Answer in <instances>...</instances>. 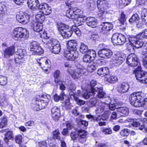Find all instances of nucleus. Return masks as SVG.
<instances>
[{
  "instance_id": "42",
  "label": "nucleus",
  "mask_w": 147,
  "mask_h": 147,
  "mask_svg": "<svg viewBox=\"0 0 147 147\" xmlns=\"http://www.w3.org/2000/svg\"><path fill=\"white\" fill-rule=\"evenodd\" d=\"M80 51L82 53H87L90 50H88L87 46L84 44H82L80 47Z\"/></svg>"
},
{
  "instance_id": "14",
  "label": "nucleus",
  "mask_w": 147,
  "mask_h": 147,
  "mask_svg": "<svg viewBox=\"0 0 147 147\" xmlns=\"http://www.w3.org/2000/svg\"><path fill=\"white\" fill-rule=\"evenodd\" d=\"M96 56V52L94 51L90 50L84 56L83 61L84 62L90 63L94 59Z\"/></svg>"
},
{
  "instance_id": "6",
  "label": "nucleus",
  "mask_w": 147,
  "mask_h": 147,
  "mask_svg": "<svg viewBox=\"0 0 147 147\" xmlns=\"http://www.w3.org/2000/svg\"><path fill=\"white\" fill-rule=\"evenodd\" d=\"M27 3L29 7L33 10L40 9L42 11L43 14L46 15L45 4L40 5L38 0H28Z\"/></svg>"
},
{
  "instance_id": "34",
  "label": "nucleus",
  "mask_w": 147,
  "mask_h": 147,
  "mask_svg": "<svg viewBox=\"0 0 147 147\" xmlns=\"http://www.w3.org/2000/svg\"><path fill=\"white\" fill-rule=\"evenodd\" d=\"M140 20L138 15L137 13H135L129 19V22L130 24H132L134 23L138 22Z\"/></svg>"
},
{
  "instance_id": "61",
  "label": "nucleus",
  "mask_w": 147,
  "mask_h": 147,
  "mask_svg": "<svg viewBox=\"0 0 147 147\" xmlns=\"http://www.w3.org/2000/svg\"><path fill=\"white\" fill-rule=\"evenodd\" d=\"M40 34V37L41 38H42V41L44 43H45L46 40V32L45 30L43 32H41Z\"/></svg>"
},
{
  "instance_id": "18",
  "label": "nucleus",
  "mask_w": 147,
  "mask_h": 147,
  "mask_svg": "<svg viewBox=\"0 0 147 147\" xmlns=\"http://www.w3.org/2000/svg\"><path fill=\"white\" fill-rule=\"evenodd\" d=\"M83 69L78 68L73 70L71 69H68L67 72L74 79H78L81 76Z\"/></svg>"
},
{
  "instance_id": "17",
  "label": "nucleus",
  "mask_w": 147,
  "mask_h": 147,
  "mask_svg": "<svg viewBox=\"0 0 147 147\" xmlns=\"http://www.w3.org/2000/svg\"><path fill=\"white\" fill-rule=\"evenodd\" d=\"M113 25L110 23L104 22L101 24L99 26L100 32L103 34H106L113 28Z\"/></svg>"
},
{
  "instance_id": "40",
  "label": "nucleus",
  "mask_w": 147,
  "mask_h": 147,
  "mask_svg": "<svg viewBox=\"0 0 147 147\" xmlns=\"http://www.w3.org/2000/svg\"><path fill=\"white\" fill-rule=\"evenodd\" d=\"M60 73V71L58 70L56 71L54 73V76L55 78V81L56 83H57L61 80V75Z\"/></svg>"
},
{
  "instance_id": "41",
  "label": "nucleus",
  "mask_w": 147,
  "mask_h": 147,
  "mask_svg": "<svg viewBox=\"0 0 147 147\" xmlns=\"http://www.w3.org/2000/svg\"><path fill=\"white\" fill-rule=\"evenodd\" d=\"M16 54L19 55L20 58H23V57L26 55V52L24 49H18L17 51Z\"/></svg>"
},
{
  "instance_id": "52",
  "label": "nucleus",
  "mask_w": 147,
  "mask_h": 147,
  "mask_svg": "<svg viewBox=\"0 0 147 147\" xmlns=\"http://www.w3.org/2000/svg\"><path fill=\"white\" fill-rule=\"evenodd\" d=\"M129 130L127 129H124L120 132V135L122 136H127L129 134Z\"/></svg>"
},
{
  "instance_id": "8",
  "label": "nucleus",
  "mask_w": 147,
  "mask_h": 147,
  "mask_svg": "<svg viewBox=\"0 0 147 147\" xmlns=\"http://www.w3.org/2000/svg\"><path fill=\"white\" fill-rule=\"evenodd\" d=\"M142 96L138 93H134L129 97V100L131 105L136 107H141Z\"/></svg>"
},
{
  "instance_id": "26",
  "label": "nucleus",
  "mask_w": 147,
  "mask_h": 147,
  "mask_svg": "<svg viewBox=\"0 0 147 147\" xmlns=\"http://www.w3.org/2000/svg\"><path fill=\"white\" fill-rule=\"evenodd\" d=\"M118 112L120 113L122 116L126 117L128 116L129 113L128 109L126 107H121L117 108Z\"/></svg>"
},
{
  "instance_id": "7",
  "label": "nucleus",
  "mask_w": 147,
  "mask_h": 147,
  "mask_svg": "<svg viewBox=\"0 0 147 147\" xmlns=\"http://www.w3.org/2000/svg\"><path fill=\"white\" fill-rule=\"evenodd\" d=\"M97 5L98 8L99 9L98 16L100 17L103 16L106 13L107 10L110 7L107 1L106 0H98Z\"/></svg>"
},
{
  "instance_id": "28",
  "label": "nucleus",
  "mask_w": 147,
  "mask_h": 147,
  "mask_svg": "<svg viewBox=\"0 0 147 147\" xmlns=\"http://www.w3.org/2000/svg\"><path fill=\"white\" fill-rule=\"evenodd\" d=\"M131 1V0H118L117 4L119 7L122 8L129 4Z\"/></svg>"
},
{
  "instance_id": "44",
  "label": "nucleus",
  "mask_w": 147,
  "mask_h": 147,
  "mask_svg": "<svg viewBox=\"0 0 147 147\" xmlns=\"http://www.w3.org/2000/svg\"><path fill=\"white\" fill-rule=\"evenodd\" d=\"M7 117L5 116L3 117L1 121L0 122V128H3L7 125Z\"/></svg>"
},
{
  "instance_id": "29",
  "label": "nucleus",
  "mask_w": 147,
  "mask_h": 147,
  "mask_svg": "<svg viewBox=\"0 0 147 147\" xmlns=\"http://www.w3.org/2000/svg\"><path fill=\"white\" fill-rule=\"evenodd\" d=\"M109 72V69L107 67H104L99 68L97 71V73L99 75L102 76L108 74Z\"/></svg>"
},
{
  "instance_id": "22",
  "label": "nucleus",
  "mask_w": 147,
  "mask_h": 147,
  "mask_svg": "<svg viewBox=\"0 0 147 147\" xmlns=\"http://www.w3.org/2000/svg\"><path fill=\"white\" fill-rule=\"evenodd\" d=\"M15 51V47L13 46L6 48L4 51V57L5 58H9L12 56Z\"/></svg>"
},
{
  "instance_id": "12",
  "label": "nucleus",
  "mask_w": 147,
  "mask_h": 147,
  "mask_svg": "<svg viewBox=\"0 0 147 147\" xmlns=\"http://www.w3.org/2000/svg\"><path fill=\"white\" fill-rule=\"evenodd\" d=\"M124 59L123 55L119 52H117L113 57L112 64L115 66H119L123 63Z\"/></svg>"
},
{
  "instance_id": "2",
  "label": "nucleus",
  "mask_w": 147,
  "mask_h": 147,
  "mask_svg": "<svg viewBox=\"0 0 147 147\" xmlns=\"http://www.w3.org/2000/svg\"><path fill=\"white\" fill-rule=\"evenodd\" d=\"M47 48L53 53L58 54L60 52L61 47L58 41L51 38H47Z\"/></svg>"
},
{
  "instance_id": "49",
  "label": "nucleus",
  "mask_w": 147,
  "mask_h": 147,
  "mask_svg": "<svg viewBox=\"0 0 147 147\" xmlns=\"http://www.w3.org/2000/svg\"><path fill=\"white\" fill-rule=\"evenodd\" d=\"M141 18L143 21L144 22L146 25H147V12L144 10L142 11L141 13Z\"/></svg>"
},
{
  "instance_id": "36",
  "label": "nucleus",
  "mask_w": 147,
  "mask_h": 147,
  "mask_svg": "<svg viewBox=\"0 0 147 147\" xmlns=\"http://www.w3.org/2000/svg\"><path fill=\"white\" fill-rule=\"evenodd\" d=\"M118 80L117 77L115 76H111L109 77H106L105 80L111 83H114Z\"/></svg>"
},
{
  "instance_id": "21",
  "label": "nucleus",
  "mask_w": 147,
  "mask_h": 147,
  "mask_svg": "<svg viewBox=\"0 0 147 147\" xmlns=\"http://www.w3.org/2000/svg\"><path fill=\"white\" fill-rule=\"evenodd\" d=\"M129 85L127 82H123L119 84L117 88L118 92L120 93L126 92L129 88Z\"/></svg>"
},
{
  "instance_id": "19",
  "label": "nucleus",
  "mask_w": 147,
  "mask_h": 147,
  "mask_svg": "<svg viewBox=\"0 0 147 147\" xmlns=\"http://www.w3.org/2000/svg\"><path fill=\"white\" fill-rule=\"evenodd\" d=\"M45 100L40 99L36 98L35 102L34 109L35 110L38 111L40 110L45 109L46 107Z\"/></svg>"
},
{
  "instance_id": "31",
  "label": "nucleus",
  "mask_w": 147,
  "mask_h": 147,
  "mask_svg": "<svg viewBox=\"0 0 147 147\" xmlns=\"http://www.w3.org/2000/svg\"><path fill=\"white\" fill-rule=\"evenodd\" d=\"M32 27L34 31L40 32L42 31V25L38 22H35L32 26Z\"/></svg>"
},
{
  "instance_id": "27",
  "label": "nucleus",
  "mask_w": 147,
  "mask_h": 147,
  "mask_svg": "<svg viewBox=\"0 0 147 147\" xmlns=\"http://www.w3.org/2000/svg\"><path fill=\"white\" fill-rule=\"evenodd\" d=\"M77 43L75 40H71L68 42L67 47L69 50L75 51H77Z\"/></svg>"
},
{
  "instance_id": "5",
  "label": "nucleus",
  "mask_w": 147,
  "mask_h": 147,
  "mask_svg": "<svg viewBox=\"0 0 147 147\" xmlns=\"http://www.w3.org/2000/svg\"><path fill=\"white\" fill-rule=\"evenodd\" d=\"M57 27L59 31L63 38H67L71 36L72 30L68 26L61 23L57 24Z\"/></svg>"
},
{
  "instance_id": "58",
  "label": "nucleus",
  "mask_w": 147,
  "mask_h": 147,
  "mask_svg": "<svg viewBox=\"0 0 147 147\" xmlns=\"http://www.w3.org/2000/svg\"><path fill=\"white\" fill-rule=\"evenodd\" d=\"M64 106L67 109H71V106L69 100H66L65 102Z\"/></svg>"
},
{
  "instance_id": "1",
  "label": "nucleus",
  "mask_w": 147,
  "mask_h": 147,
  "mask_svg": "<svg viewBox=\"0 0 147 147\" xmlns=\"http://www.w3.org/2000/svg\"><path fill=\"white\" fill-rule=\"evenodd\" d=\"M29 37V31L25 28L18 27L13 30L12 37L15 40H27Z\"/></svg>"
},
{
  "instance_id": "15",
  "label": "nucleus",
  "mask_w": 147,
  "mask_h": 147,
  "mask_svg": "<svg viewBox=\"0 0 147 147\" xmlns=\"http://www.w3.org/2000/svg\"><path fill=\"white\" fill-rule=\"evenodd\" d=\"M17 20L19 23L23 24L28 23L30 17L29 15L27 13L20 12L16 15Z\"/></svg>"
},
{
  "instance_id": "37",
  "label": "nucleus",
  "mask_w": 147,
  "mask_h": 147,
  "mask_svg": "<svg viewBox=\"0 0 147 147\" xmlns=\"http://www.w3.org/2000/svg\"><path fill=\"white\" fill-rule=\"evenodd\" d=\"M65 96V94L63 92H62L59 96L57 94H56L54 96V100L57 102L59 101V100L63 101L64 99V96Z\"/></svg>"
},
{
  "instance_id": "43",
  "label": "nucleus",
  "mask_w": 147,
  "mask_h": 147,
  "mask_svg": "<svg viewBox=\"0 0 147 147\" xmlns=\"http://www.w3.org/2000/svg\"><path fill=\"white\" fill-rule=\"evenodd\" d=\"M60 134V132L58 129L54 130L53 132V138L55 139L60 140L61 138L59 136Z\"/></svg>"
},
{
  "instance_id": "60",
  "label": "nucleus",
  "mask_w": 147,
  "mask_h": 147,
  "mask_svg": "<svg viewBox=\"0 0 147 147\" xmlns=\"http://www.w3.org/2000/svg\"><path fill=\"white\" fill-rule=\"evenodd\" d=\"M91 98L90 100V103L92 106H95L97 103V99L95 98H93V97H91Z\"/></svg>"
},
{
  "instance_id": "35",
  "label": "nucleus",
  "mask_w": 147,
  "mask_h": 147,
  "mask_svg": "<svg viewBox=\"0 0 147 147\" xmlns=\"http://www.w3.org/2000/svg\"><path fill=\"white\" fill-rule=\"evenodd\" d=\"M35 18L36 21L37 22L39 23L40 24H42L45 20V17L43 15L38 14L35 16Z\"/></svg>"
},
{
  "instance_id": "57",
  "label": "nucleus",
  "mask_w": 147,
  "mask_h": 147,
  "mask_svg": "<svg viewBox=\"0 0 147 147\" xmlns=\"http://www.w3.org/2000/svg\"><path fill=\"white\" fill-rule=\"evenodd\" d=\"M22 136L20 135H19L16 137L15 140L16 143L20 144L22 142Z\"/></svg>"
},
{
  "instance_id": "10",
  "label": "nucleus",
  "mask_w": 147,
  "mask_h": 147,
  "mask_svg": "<svg viewBox=\"0 0 147 147\" xmlns=\"http://www.w3.org/2000/svg\"><path fill=\"white\" fill-rule=\"evenodd\" d=\"M111 40L114 44L117 45H121L126 41V38L125 35L122 34L115 33L113 34Z\"/></svg>"
},
{
  "instance_id": "56",
  "label": "nucleus",
  "mask_w": 147,
  "mask_h": 147,
  "mask_svg": "<svg viewBox=\"0 0 147 147\" xmlns=\"http://www.w3.org/2000/svg\"><path fill=\"white\" fill-rule=\"evenodd\" d=\"M73 9L74 11V13L75 15L74 16L75 18L80 17V13L81 11V10L77 8L76 7H73Z\"/></svg>"
},
{
  "instance_id": "11",
  "label": "nucleus",
  "mask_w": 147,
  "mask_h": 147,
  "mask_svg": "<svg viewBox=\"0 0 147 147\" xmlns=\"http://www.w3.org/2000/svg\"><path fill=\"white\" fill-rule=\"evenodd\" d=\"M126 63L128 65L131 67L140 65L136 55L133 53L127 56L126 59Z\"/></svg>"
},
{
  "instance_id": "13",
  "label": "nucleus",
  "mask_w": 147,
  "mask_h": 147,
  "mask_svg": "<svg viewBox=\"0 0 147 147\" xmlns=\"http://www.w3.org/2000/svg\"><path fill=\"white\" fill-rule=\"evenodd\" d=\"M30 47V51L33 52L32 53L34 55H40L44 52L39 44L36 41L33 42L31 43Z\"/></svg>"
},
{
  "instance_id": "55",
  "label": "nucleus",
  "mask_w": 147,
  "mask_h": 147,
  "mask_svg": "<svg viewBox=\"0 0 147 147\" xmlns=\"http://www.w3.org/2000/svg\"><path fill=\"white\" fill-rule=\"evenodd\" d=\"M102 132L105 135H109L112 134V130L110 128H105L102 130Z\"/></svg>"
},
{
  "instance_id": "16",
  "label": "nucleus",
  "mask_w": 147,
  "mask_h": 147,
  "mask_svg": "<svg viewBox=\"0 0 147 147\" xmlns=\"http://www.w3.org/2000/svg\"><path fill=\"white\" fill-rule=\"evenodd\" d=\"M64 55L67 59L74 61L78 58L79 54L77 51L68 50L65 51Z\"/></svg>"
},
{
  "instance_id": "33",
  "label": "nucleus",
  "mask_w": 147,
  "mask_h": 147,
  "mask_svg": "<svg viewBox=\"0 0 147 147\" xmlns=\"http://www.w3.org/2000/svg\"><path fill=\"white\" fill-rule=\"evenodd\" d=\"M74 11L73 7H71L66 12V16L68 18L71 19L75 18Z\"/></svg>"
},
{
  "instance_id": "4",
  "label": "nucleus",
  "mask_w": 147,
  "mask_h": 147,
  "mask_svg": "<svg viewBox=\"0 0 147 147\" xmlns=\"http://www.w3.org/2000/svg\"><path fill=\"white\" fill-rule=\"evenodd\" d=\"M133 73L139 82L147 84V72L142 69L141 65H138L134 70Z\"/></svg>"
},
{
  "instance_id": "59",
  "label": "nucleus",
  "mask_w": 147,
  "mask_h": 147,
  "mask_svg": "<svg viewBox=\"0 0 147 147\" xmlns=\"http://www.w3.org/2000/svg\"><path fill=\"white\" fill-rule=\"evenodd\" d=\"M75 98V100L76 101L77 104L78 105L81 106L85 104V102L84 101L80 100L77 97Z\"/></svg>"
},
{
  "instance_id": "53",
  "label": "nucleus",
  "mask_w": 147,
  "mask_h": 147,
  "mask_svg": "<svg viewBox=\"0 0 147 147\" xmlns=\"http://www.w3.org/2000/svg\"><path fill=\"white\" fill-rule=\"evenodd\" d=\"M140 38H143V39L147 38V29H145L142 31V32L138 34Z\"/></svg>"
},
{
  "instance_id": "48",
  "label": "nucleus",
  "mask_w": 147,
  "mask_h": 147,
  "mask_svg": "<svg viewBox=\"0 0 147 147\" xmlns=\"http://www.w3.org/2000/svg\"><path fill=\"white\" fill-rule=\"evenodd\" d=\"M108 100L109 101V102H105L106 107H108L109 109L111 110H113L116 109L115 106L114 104L110 103V102L111 100L110 98H107Z\"/></svg>"
},
{
  "instance_id": "9",
  "label": "nucleus",
  "mask_w": 147,
  "mask_h": 147,
  "mask_svg": "<svg viewBox=\"0 0 147 147\" xmlns=\"http://www.w3.org/2000/svg\"><path fill=\"white\" fill-rule=\"evenodd\" d=\"M139 34L136 36L131 35L129 36L128 40L131 43V45L135 47L138 49L142 47L144 45V42L142 40L143 38L138 37Z\"/></svg>"
},
{
  "instance_id": "50",
  "label": "nucleus",
  "mask_w": 147,
  "mask_h": 147,
  "mask_svg": "<svg viewBox=\"0 0 147 147\" xmlns=\"http://www.w3.org/2000/svg\"><path fill=\"white\" fill-rule=\"evenodd\" d=\"M70 136L71 139L74 141H75L77 139L79 140V136L78 132H72L71 133Z\"/></svg>"
},
{
  "instance_id": "20",
  "label": "nucleus",
  "mask_w": 147,
  "mask_h": 147,
  "mask_svg": "<svg viewBox=\"0 0 147 147\" xmlns=\"http://www.w3.org/2000/svg\"><path fill=\"white\" fill-rule=\"evenodd\" d=\"M99 57L103 58H108L113 54L111 51L107 49H103L100 50L98 52Z\"/></svg>"
},
{
  "instance_id": "30",
  "label": "nucleus",
  "mask_w": 147,
  "mask_h": 147,
  "mask_svg": "<svg viewBox=\"0 0 147 147\" xmlns=\"http://www.w3.org/2000/svg\"><path fill=\"white\" fill-rule=\"evenodd\" d=\"M4 131L6 132L5 135L4 140H9L13 137L12 132L11 131H8L7 129H3L1 132L3 133Z\"/></svg>"
},
{
  "instance_id": "46",
  "label": "nucleus",
  "mask_w": 147,
  "mask_h": 147,
  "mask_svg": "<svg viewBox=\"0 0 147 147\" xmlns=\"http://www.w3.org/2000/svg\"><path fill=\"white\" fill-rule=\"evenodd\" d=\"M78 125L80 128H83L84 127L88 125V123L87 121L80 119L78 123Z\"/></svg>"
},
{
  "instance_id": "63",
  "label": "nucleus",
  "mask_w": 147,
  "mask_h": 147,
  "mask_svg": "<svg viewBox=\"0 0 147 147\" xmlns=\"http://www.w3.org/2000/svg\"><path fill=\"white\" fill-rule=\"evenodd\" d=\"M56 83L58 84L59 85H60V88L61 90H65L66 87L64 84H63V82L61 80L59 81V82Z\"/></svg>"
},
{
  "instance_id": "62",
  "label": "nucleus",
  "mask_w": 147,
  "mask_h": 147,
  "mask_svg": "<svg viewBox=\"0 0 147 147\" xmlns=\"http://www.w3.org/2000/svg\"><path fill=\"white\" fill-rule=\"evenodd\" d=\"M51 63L50 60H47V67L48 68L47 69V74H48V71L51 69Z\"/></svg>"
},
{
  "instance_id": "23",
  "label": "nucleus",
  "mask_w": 147,
  "mask_h": 147,
  "mask_svg": "<svg viewBox=\"0 0 147 147\" xmlns=\"http://www.w3.org/2000/svg\"><path fill=\"white\" fill-rule=\"evenodd\" d=\"M86 22L88 26L92 28H95L96 26L97 20L94 17H89L87 18Z\"/></svg>"
},
{
  "instance_id": "39",
  "label": "nucleus",
  "mask_w": 147,
  "mask_h": 147,
  "mask_svg": "<svg viewBox=\"0 0 147 147\" xmlns=\"http://www.w3.org/2000/svg\"><path fill=\"white\" fill-rule=\"evenodd\" d=\"M74 19L75 20H74V23L76 26H80L83 24L85 21V20L83 18L80 17Z\"/></svg>"
},
{
  "instance_id": "38",
  "label": "nucleus",
  "mask_w": 147,
  "mask_h": 147,
  "mask_svg": "<svg viewBox=\"0 0 147 147\" xmlns=\"http://www.w3.org/2000/svg\"><path fill=\"white\" fill-rule=\"evenodd\" d=\"M7 6L4 3H0V15L3 16L7 9Z\"/></svg>"
},
{
  "instance_id": "25",
  "label": "nucleus",
  "mask_w": 147,
  "mask_h": 147,
  "mask_svg": "<svg viewBox=\"0 0 147 147\" xmlns=\"http://www.w3.org/2000/svg\"><path fill=\"white\" fill-rule=\"evenodd\" d=\"M52 117L57 119L60 117V110L56 106L53 107L51 110Z\"/></svg>"
},
{
  "instance_id": "54",
  "label": "nucleus",
  "mask_w": 147,
  "mask_h": 147,
  "mask_svg": "<svg viewBox=\"0 0 147 147\" xmlns=\"http://www.w3.org/2000/svg\"><path fill=\"white\" fill-rule=\"evenodd\" d=\"M72 33H74L78 36L81 35V33L79 29L75 26L73 27L72 28Z\"/></svg>"
},
{
  "instance_id": "32",
  "label": "nucleus",
  "mask_w": 147,
  "mask_h": 147,
  "mask_svg": "<svg viewBox=\"0 0 147 147\" xmlns=\"http://www.w3.org/2000/svg\"><path fill=\"white\" fill-rule=\"evenodd\" d=\"M106 105L105 102L101 103L96 108V113H100L104 111L105 110Z\"/></svg>"
},
{
  "instance_id": "3",
  "label": "nucleus",
  "mask_w": 147,
  "mask_h": 147,
  "mask_svg": "<svg viewBox=\"0 0 147 147\" xmlns=\"http://www.w3.org/2000/svg\"><path fill=\"white\" fill-rule=\"evenodd\" d=\"M95 96L100 98H103L105 97V94L103 91L102 87H96L93 88L91 91L84 93L83 96L85 98L88 99Z\"/></svg>"
},
{
  "instance_id": "64",
  "label": "nucleus",
  "mask_w": 147,
  "mask_h": 147,
  "mask_svg": "<svg viewBox=\"0 0 147 147\" xmlns=\"http://www.w3.org/2000/svg\"><path fill=\"white\" fill-rule=\"evenodd\" d=\"M72 114L75 116L79 115H80V112L78 111L76 109H74L71 111Z\"/></svg>"
},
{
  "instance_id": "51",
  "label": "nucleus",
  "mask_w": 147,
  "mask_h": 147,
  "mask_svg": "<svg viewBox=\"0 0 147 147\" xmlns=\"http://www.w3.org/2000/svg\"><path fill=\"white\" fill-rule=\"evenodd\" d=\"M110 112L109 111H106L102 115V119L103 120H107L109 117Z\"/></svg>"
},
{
  "instance_id": "47",
  "label": "nucleus",
  "mask_w": 147,
  "mask_h": 147,
  "mask_svg": "<svg viewBox=\"0 0 147 147\" xmlns=\"http://www.w3.org/2000/svg\"><path fill=\"white\" fill-rule=\"evenodd\" d=\"M119 20L121 24L126 25V18L123 12H121V17Z\"/></svg>"
},
{
  "instance_id": "24",
  "label": "nucleus",
  "mask_w": 147,
  "mask_h": 147,
  "mask_svg": "<svg viewBox=\"0 0 147 147\" xmlns=\"http://www.w3.org/2000/svg\"><path fill=\"white\" fill-rule=\"evenodd\" d=\"M79 141L81 143H83L86 141L87 133L85 130L80 129L78 131Z\"/></svg>"
},
{
  "instance_id": "45",
  "label": "nucleus",
  "mask_w": 147,
  "mask_h": 147,
  "mask_svg": "<svg viewBox=\"0 0 147 147\" xmlns=\"http://www.w3.org/2000/svg\"><path fill=\"white\" fill-rule=\"evenodd\" d=\"M7 83V78L6 77L0 75V85L5 86Z\"/></svg>"
}]
</instances>
